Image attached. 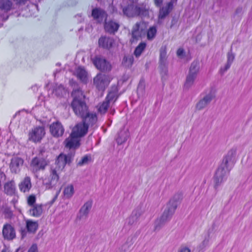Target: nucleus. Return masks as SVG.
<instances>
[{
	"mask_svg": "<svg viewBox=\"0 0 252 252\" xmlns=\"http://www.w3.org/2000/svg\"><path fill=\"white\" fill-rule=\"evenodd\" d=\"M126 60H127V58L126 57H125L124 59V61L126 60Z\"/></svg>",
	"mask_w": 252,
	"mask_h": 252,
	"instance_id": "46",
	"label": "nucleus"
},
{
	"mask_svg": "<svg viewBox=\"0 0 252 252\" xmlns=\"http://www.w3.org/2000/svg\"><path fill=\"white\" fill-rule=\"evenodd\" d=\"M114 43V39L109 37L101 36L98 39L99 46L103 49H110L112 48Z\"/></svg>",
	"mask_w": 252,
	"mask_h": 252,
	"instance_id": "17",
	"label": "nucleus"
},
{
	"mask_svg": "<svg viewBox=\"0 0 252 252\" xmlns=\"http://www.w3.org/2000/svg\"><path fill=\"white\" fill-rule=\"evenodd\" d=\"M45 150L42 149L40 151L37 156L33 158L31 160L30 166L34 172H37L40 170H44L49 164L47 159V156L44 155Z\"/></svg>",
	"mask_w": 252,
	"mask_h": 252,
	"instance_id": "5",
	"label": "nucleus"
},
{
	"mask_svg": "<svg viewBox=\"0 0 252 252\" xmlns=\"http://www.w3.org/2000/svg\"><path fill=\"white\" fill-rule=\"evenodd\" d=\"M2 213L4 216L5 218L11 219L13 215V211L9 207H5L3 208Z\"/></svg>",
	"mask_w": 252,
	"mask_h": 252,
	"instance_id": "36",
	"label": "nucleus"
},
{
	"mask_svg": "<svg viewBox=\"0 0 252 252\" xmlns=\"http://www.w3.org/2000/svg\"><path fill=\"white\" fill-rule=\"evenodd\" d=\"M80 145V143H66L65 147L70 150L67 155L61 153L55 160L56 167L58 172L61 173L65 167L66 164H69L75 154V150Z\"/></svg>",
	"mask_w": 252,
	"mask_h": 252,
	"instance_id": "3",
	"label": "nucleus"
},
{
	"mask_svg": "<svg viewBox=\"0 0 252 252\" xmlns=\"http://www.w3.org/2000/svg\"><path fill=\"white\" fill-rule=\"evenodd\" d=\"M133 5H128L123 8V13L127 17H133L135 16V11Z\"/></svg>",
	"mask_w": 252,
	"mask_h": 252,
	"instance_id": "27",
	"label": "nucleus"
},
{
	"mask_svg": "<svg viewBox=\"0 0 252 252\" xmlns=\"http://www.w3.org/2000/svg\"><path fill=\"white\" fill-rule=\"evenodd\" d=\"M92 16L94 19L100 21H102L104 18L106 19L107 14L104 10L98 8H95L92 10Z\"/></svg>",
	"mask_w": 252,
	"mask_h": 252,
	"instance_id": "19",
	"label": "nucleus"
},
{
	"mask_svg": "<svg viewBox=\"0 0 252 252\" xmlns=\"http://www.w3.org/2000/svg\"><path fill=\"white\" fill-rule=\"evenodd\" d=\"M117 99V92L115 91H110L107 94L105 99L110 103L113 100L115 101Z\"/></svg>",
	"mask_w": 252,
	"mask_h": 252,
	"instance_id": "35",
	"label": "nucleus"
},
{
	"mask_svg": "<svg viewBox=\"0 0 252 252\" xmlns=\"http://www.w3.org/2000/svg\"><path fill=\"white\" fill-rule=\"evenodd\" d=\"M140 27V23H136L132 30V37L133 40L137 39V33L138 32Z\"/></svg>",
	"mask_w": 252,
	"mask_h": 252,
	"instance_id": "37",
	"label": "nucleus"
},
{
	"mask_svg": "<svg viewBox=\"0 0 252 252\" xmlns=\"http://www.w3.org/2000/svg\"><path fill=\"white\" fill-rule=\"evenodd\" d=\"M18 196L17 195V198H15V197L11 200V203L13 204L14 205L17 203L18 202Z\"/></svg>",
	"mask_w": 252,
	"mask_h": 252,
	"instance_id": "45",
	"label": "nucleus"
},
{
	"mask_svg": "<svg viewBox=\"0 0 252 252\" xmlns=\"http://www.w3.org/2000/svg\"><path fill=\"white\" fill-rule=\"evenodd\" d=\"M166 56V50L165 47H162L160 49V60H163Z\"/></svg>",
	"mask_w": 252,
	"mask_h": 252,
	"instance_id": "39",
	"label": "nucleus"
},
{
	"mask_svg": "<svg viewBox=\"0 0 252 252\" xmlns=\"http://www.w3.org/2000/svg\"><path fill=\"white\" fill-rule=\"evenodd\" d=\"M82 122L77 124L72 128L70 135L64 142H79L80 139L88 132L89 126L94 125L97 120L95 113H90L89 111L83 117Z\"/></svg>",
	"mask_w": 252,
	"mask_h": 252,
	"instance_id": "1",
	"label": "nucleus"
},
{
	"mask_svg": "<svg viewBox=\"0 0 252 252\" xmlns=\"http://www.w3.org/2000/svg\"><path fill=\"white\" fill-rule=\"evenodd\" d=\"M184 53V50L183 48H179L177 51V55L178 57L182 56Z\"/></svg>",
	"mask_w": 252,
	"mask_h": 252,
	"instance_id": "42",
	"label": "nucleus"
},
{
	"mask_svg": "<svg viewBox=\"0 0 252 252\" xmlns=\"http://www.w3.org/2000/svg\"><path fill=\"white\" fill-rule=\"evenodd\" d=\"M157 33V29L156 26H152L149 28L147 32V38L149 40H152L155 38Z\"/></svg>",
	"mask_w": 252,
	"mask_h": 252,
	"instance_id": "28",
	"label": "nucleus"
},
{
	"mask_svg": "<svg viewBox=\"0 0 252 252\" xmlns=\"http://www.w3.org/2000/svg\"><path fill=\"white\" fill-rule=\"evenodd\" d=\"M36 200V196L34 194H31L28 196L27 199V204L29 206L32 207L35 205Z\"/></svg>",
	"mask_w": 252,
	"mask_h": 252,
	"instance_id": "38",
	"label": "nucleus"
},
{
	"mask_svg": "<svg viewBox=\"0 0 252 252\" xmlns=\"http://www.w3.org/2000/svg\"><path fill=\"white\" fill-rule=\"evenodd\" d=\"M179 252H190V250L187 247H185L182 248Z\"/></svg>",
	"mask_w": 252,
	"mask_h": 252,
	"instance_id": "44",
	"label": "nucleus"
},
{
	"mask_svg": "<svg viewBox=\"0 0 252 252\" xmlns=\"http://www.w3.org/2000/svg\"><path fill=\"white\" fill-rule=\"evenodd\" d=\"M57 168L51 167L50 170V175L43 180V184L47 189H50L56 186L59 181V175Z\"/></svg>",
	"mask_w": 252,
	"mask_h": 252,
	"instance_id": "6",
	"label": "nucleus"
},
{
	"mask_svg": "<svg viewBox=\"0 0 252 252\" xmlns=\"http://www.w3.org/2000/svg\"><path fill=\"white\" fill-rule=\"evenodd\" d=\"M111 80L109 75L98 73L94 78V84L98 90L104 92Z\"/></svg>",
	"mask_w": 252,
	"mask_h": 252,
	"instance_id": "7",
	"label": "nucleus"
},
{
	"mask_svg": "<svg viewBox=\"0 0 252 252\" xmlns=\"http://www.w3.org/2000/svg\"><path fill=\"white\" fill-rule=\"evenodd\" d=\"M49 129L52 135L55 137L62 136L64 132L63 127L59 122H56L51 124Z\"/></svg>",
	"mask_w": 252,
	"mask_h": 252,
	"instance_id": "12",
	"label": "nucleus"
},
{
	"mask_svg": "<svg viewBox=\"0 0 252 252\" xmlns=\"http://www.w3.org/2000/svg\"><path fill=\"white\" fill-rule=\"evenodd\" d=\"M74 193V188L73 185H70L65 188L63 194L66 198L71 197Z\"/></svg>",
	"mask_w": 252,
	"mask_h": 252,
	"instance_id": "34",
	"label": "nucleus"
},
{
	"mask_svg": "<svg viewBox=\"0 0 252 252\" xmlns=\"http://www.w3.org/2000/svg\"><path fill=\"white\" fill-rule=\"evenodd\" d=\"M162 2L163 0H154V3L157 7H160Z\"/></svg>",
	"mask_w": 252,
	"mask_h": 252,
	"instance_id": "43",
	"label": "nucleus"
},
{
	"mask_svg": "<svg viewBox=\"0 0 252 252\" xmlns=\"http://www.w3.org/2000/svg\"><path fill=\"white\" fill-rule=\"evenodd\" d=\"M3 238L8 240H12L16 237V232L14 227L10 224H4L2 231Z\"/></svg>",
	"mask_w": 252,
	"mask_h": 252,
	"instance_id": "13",
	"label": "nucleus"
},
{
	"mask_svg": "<svg viewBox=\"0 0 252 252\" xmlns=\"http://www.w3.org/2000/svg\"><path fill=\"white\" fill-rule=\"evenodd\" d=\"M53 93L58 97L63 96L65 93V89L63 86L62 85L57 86L54 89Z\"/></svg>",
	"mask_w": 252,
	"mask_h": 252,
	"instance_id": "33",
	"label": "nucleus"
},
{
	"mask_svg": "<svg viewBox=\"0 0 252 252\" xmlns=\"http://www.w3.org/2000/svg\"><path fill=\"white\" fill-rule=\"evenodd\" d=\"M135 11V16H140L142 17H149V8H147L146 5L143 4L135 6L134 7Z\"/></svg>",
	"mask_w": 252,
	"mask_h": 252,
	"instance_id": "23",
	"label": "nucleus"
},
{
	"mask_svg": "<svg viewBox=\"0 0 252 252\" xmlns=\"http://www.w3.org/2000/svg\"><path fill=\"white\" fill-rule=\"evenodd\" d=\"M45 129L43 126H35L29 133V139L32 142H40L45 135Z\"/></svg>",
	"mask_w": 252,
	"mask_h": 252,
	"instance_id": "8",
	"label": "nucleus"
},
{
	"mask_svg": "<svg viewBox=\"0 0 252 252\" xmlns=\"http://www.w3.org/2000/svg\"><path fill=\"white\" fill-rule=\"evenodd\" d=\"M4 192L8 196H15L17 194L16 186L13 180L8 181L3 185Z\"/></svg>",
	"mask_w": 252,
	"mask_h": 252,
	"instance_id": "14",
	"label": "nucleus"
},
{
	"mask_svg": "<svg viewBox=\"0 0 252 252\" xmlns=\"http://www.w3.org/2000/svg\"><path fill=\"white\" fill-rule=\"evenodd\" d=\"M234 59V56L233 54L230 53H228L227 54V62L226 64L225 65V68L224 69H221L220 71L221 73H223L224 71L227 70L230 66L232 62H233Z\"/></svg>",
	"mask_w": 252,
	"mask_h": 252,
	"instance_id": "32",
	"label": "nucleus"
},
{
	"mask_svg": "<svg viewBox=\"0 0 252 252\" xmlns=\"http://www.w3.org/2000/svg\"><path fill=\"white\" fill-rule=\"evenodd\" d=\"M89 160V158L87 156H84L82 159L79 161L78 165H82L84 164L87 163Z\"/></svg>",
	"mask_w": 252,
	"mask_h": 252,
	"instance_id": "40",
	"label": "nucleus"
},
{
	"mask_svg": "<svg viewBox=\"0 0 252 252\" xmlns=\"http://www.w3.org/2000/svg\"><path fill=\"white\" fill-rule=\"evenodd\" d=\"M24 162V159L18 157H13L11 159L9 164V168L11 173L14 174L19 173L23 165Z\"/></svg>",
	"mask_w": 252,
	"mask_h": 252,
	"instance_id": "11",
	"label": "nucleus"
},
{
	"mask_svg": "<svg viewBox=\"0 0 252 252\" xmlns=\"http://www.w3.org/2000/svg\"><path fill=\"white\" fill-rule=\"evenodd\" d=\"M214 97V93H211L210 94L207 95L196 104V109L201 110L204 108Z\"/></svg>",
	"mask_w": 252,
	"mask_h": 252,
	"instance_id": "22",
	"label": "nucleus"
},
{
	"mask_svg": "<svg viewBox=\"0 0 252 252\" xmlns=\"http://www.w3.org/2000/svg\"><path fill=\"white\" fill-rule=\"evenodd\" d=\"M76 76L82 82L85 83L87 82L88 73L84 68L81 67H78L76 69Z\"/></svg>",
	"mask_w": 252,
	"mask_h": 252,
	"instance_id": "25",
	"label": "nucleus"
},
{
	"mask_svg": "<svg viewBox=\"0 0 252 252\" xmlns=\"http://www.w3.org/2000/svg\"><path fill=\"white\" fill-rule=\"evenodd\" d=\"M235 151L231 150L228 153L227 155L224 158L221 166L219 167L216 172L215 178L216 181H219L220 179H222L224 176L226 170L229 171V164L233 165L235 162Z\"/></svg>",
	"mask_w": 252,
	"mask_h": 252,
	"instance_id": "4",
	"label": "nucleus"
},
{
	"mask_svg": "<svg viewBox=\"0 0 252 252\" xmlns=\"http://www.w3.org/2000/svg\"><path fill=\"white\" fill-rule=\"evenodd\" d=\"M120 24L113 20L108 21L105 20L104 24V28L106 32L110 34H115L118 31Z\"/></svg>",
	"mask_w": 252,
	"mask_h": 252,
	"instance_id": "15",
	"label": "nucleus"
},
{
	"mask_svg": "<svg viewBox=\"0 0 252 252\" xmlns=\"http://www.w3.org/2000/svg\"><path fill=\"white\" fill-rule=\"evenodd\" d=\"M72 100L70 106L78 117H83L89 111V107L86 101V95L80 88L74 89L71 92Z\"/></svg>",
	"mask_w": 252,
	"mask_h": 252,
	"instance_id": "2",
	"label": "nucleus"
},
{
	"mask_svg": "<svg viewBox=\"0 0 252 252\" xmlns=\"http://www.w3.org/2000/svg\"><path fill=\"white\" fill-rule=\"evenodd\" d=\"M19 189L21 192H29L32 188L31 178L29 177H26L19 184Z\"/></svg>",
	"mask_w": 252,
	"mask_h": 252,
	"instance_id": "18",
	"label": "nucleus"
},
{
	"mask_svg": "<svg viewBox=\"0 0 252 252\" xmlns=\"http://www.w3.org/2000/svg\"><path fill=\"white\" fill-rule=\"evenodd\" d=\"M13 8V3L11 0H0V10L8 12Z\"/></svg>",
	"mask_w": 252,
	"mask_h": 252,
	"instance_id": "24",
	"label": "nucleus"
},
{
	"mask_svg": "<svg viewBox=\"0 0 252 252\" xmlns=\"http://www.w3.org/2000/svg\"><path fill=\"white\" fill-rule=\"evenodd\" d=\"M172 202V205L169 206L168 210L165 211L161 216V219L162 220H166L168 217L171 216L175 212L177 208V203L175 201H170L169 204L170 205Z\"/></svg>",
	"mask_w": 252,
	"mask_h": 252,
	"instance_id": "21",
	"label": "nucleus"
},
{
	"mask_svg": "<svg viewBox=\"0 0 252 252\" xmlns=\"http://www.w3.org/2000/svg\"><path fill=\"white\" fill-rule=\"evenodd\" d=\"M146 47V43L142 42L135 48L134 54L136 57H139L141 55L143 51L145 50Z\"/></svg>",
	"mask_w": 252,
	"mask_h": 252,
	"instance_id": "30",
	"label": "nucleus"
},
{
	"mask_svg": "<svg viewBox=\"0 0 252 252\" xmlns=\"http://www.w3.org/2000/svg\"><path fill=\"white\" fill-rule=\"evenodd\" d=\"M92 205V201H89L87 202L80 210V214L81 216L86 215L89 210L91 208Z\"/></svg>",
	"mask_w": 252,
	"mask_h": 252,
	"instance_id": "29",
	"label": "nucleus"
},
{
	"mask_svg": "<svg viewBox=\"0 0 252 252\" xmlns=\"http://www.w3.org/2000/svg\"><path fill=\"white\" fill-rule=\"evenodd\" d=\"M198 70V63L197 62H193L190 67L189 73L185 83V87L188 88L193 84Z\"/></svg>",
	"mask_w": 252,
	"mask_h": 252,
	"instance_id": "9",
	"label": "nucleus"
},
{
	"mask_svg": "<svg viewBox=\"0 0 252 252\" xmlns=\"http://www.w3.org/2000/svg\"><path fill=\"white\" fill-rule=\"evenodd\" d=\"M28 252H37V247L36 244H33L29 249Z\"/></svg>",
	"mask_w": 252,
	"mask_h": 252,
	"instance_id": "41",
	"label": "nucleus"
},
{
	"mask_svg": "<svg viewBox=\"0 0 252 252\" xmlns=\"http://www.w3.org/2000/svg\"><path fill=\"white\" fill-rule=\"evenodd\" d=\"M43 207L41 204H36L32 206L29 210L30 215L33 217H39L43 213Z\"/></svg>",
	"mask_w": 252,
	"mask_h": 252,
	"instance_id": "20",
	"label": "nucleus"
},
{
	"mask_svg": "<svg viewBox=\"0 0 252 252\" xmlns=\"http://www.w3.org/2000/svg\"><path fill=\"white\" fill-rule=\"evenodd\" d=\"M177 0H171L165 6L162 7L159 11L158 19H163L167 16L173 8V3Z\"/></svg>",
	"mask_w": 252,
	"mask_h": 252,
	"instance_id": "16",
	"label": "nucleus"
},
{
	"mask_svg": "<svg viewBox=\"0 0 252 252\" xmlns=\"http://www.w3.org/2000/svg\"><path fill=\"white\" fill-rule=\"evenodd\" d=\"M38 224L37 221H33L31 220H26V228L28 232L34 233L37 230Z\"/></svg>",
	"mask_w": 252,
	"mask_h": 252,
	"instance_id": "26",
	"label": "nucleus"
},
{
	"mask_svg": "<svg viewBox=\"0 0 252 252\" xmlns=\"http://www.w3.org/2000/svg\"><path fill=\"white\" fill-rule=\"evenodd\" d=\"M110 103L105 99L104 101L99 104L98 111L101 114H105L107 112Z\"/></svg>",
	"mask_w": 252,
	"mask_h": 252,
	"instance_id": "31",
	"label": "nucleus"
},
{
	"mask_svg": "<svg viewBox=\"0 0 252 252\" xmlns=\"http://www.w3.org/2000/svg\"><path fill=\"white\" fill-rule=\"evenodd\" d=\"M93 63L95 67L102 71H109L111 69L110 63L105 59L100 57H95L93 59Z\"/></svg>",
	"mask_w": 252,
	"mask_h": 252,
	"instance_id": "10",
	"label": "nucleus"
}]
</instances>
